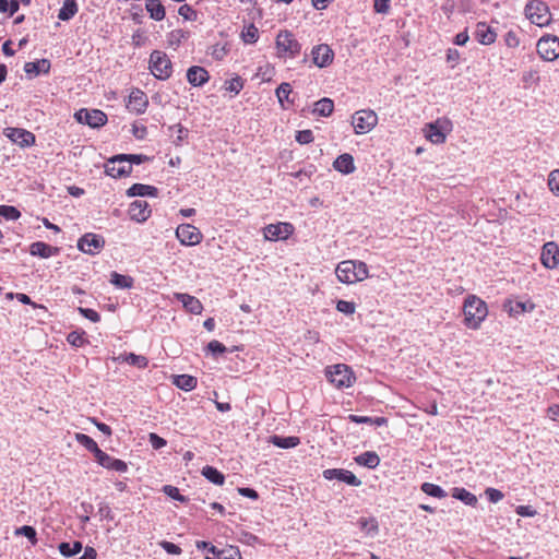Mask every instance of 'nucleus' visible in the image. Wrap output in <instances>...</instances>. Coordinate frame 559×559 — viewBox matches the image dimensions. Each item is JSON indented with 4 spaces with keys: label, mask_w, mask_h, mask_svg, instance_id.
<instances>
[{
    "label": "nucleus",
    "mask_w": 559,
    "mask_h": 559,
    "mask_svg": "<svg viewBox=\"0 0 559 559\" xmlns=\"http://www.w3.org/2000/svg\"><path fill=\"white\" fill-rule=\"evenodd\" d=\"M129 216L132 221L143 223L151 216V209L146 201L135 200L129 206Z\"/></svg>",
    "instance_id": "obj_17"
},
{
    "label": "nucleus",
    "mask_w": 559,
    "mask_h": 559,
    "mask_svg": "<svg viewBox=\"0 0 559 559\" xmlns=\"http://www.w3.org/2000/svg\"><path fill=\"white\" fill-rule=\"evenodd\" d=\"M75 119L80 123L90 126L91 128H99L106 124L107 115L99 109L82 108L74 114Z\"/></svg>",
    "instance_id": "obj_9"
},
{
    "label": "nucleus",
    "mask_w": 559,
    "mask_h": 559,
    "mask_svg": "<svg viewBox=\"0 0 559 559\" xmlns=\"http://www.w3.org/2000/svg\"><path fill=\"white\" fill-rule=\"evenodd\" d=\"M515 512L518 515L525 518H532L537 513L531 506H519L516 507Z\"/></svg>",
    "instance_id": "obj_64"
},
{
    "label": "nucleus",
    "mask_w": 559,
    "mask_h": 559,
    "mask_svg": "<svg viewBox=\"0 0 559 559\" xmlns=\"http://www.w3.org/2000/svg\"><path fill=\"white\" fill-rule=\"evenodd\" d=\"M148 69L157 79L165 81L173 74V63L166 52L153 50L150 55Z\"/></svg>",
    "instance_id": "obj_3"
},
{
    "label": "nucleus",
    "mask_w": 559,
    "mask_h": 559,
    "mask_svg": "<svg viewBox=\"0 0 559 559\" xmlns=\"http://www.w3.org/2000/svg\"><path fill=\"white\" fill-rule=\"evenodd\" d=\"M110 283L118 288L126 289L133 286V278L128 275H122L117 272H112L110 275Z\"/></svg>",
    "instance_id": "obj_42"
},
{
    "label": "nucleus",
    "mask_w": 559,
    "mask_h": 559,
    "mask_svg": "<svg viewBox=\"0 0 559 559\" xmlns=\"http://www.w3.org/2000/svg\"><path fill=\"white\" fill-rule=\"evenodd\" d=\"M391 0H373V10L376 13L388 14Z\"/></svg>",
    "instance_id": "obj_60"
},
{
    "label": "nucleus",
    "mask_w": 559,
    "mask_h": 559,
    "mask_svg": "<svg viewBox=\"0 0 559 559\" xmlns=\"http://www.w3.org/2000/svg\"><path fill=\"white\" fill-rule=\"evenodd\" d=\"M50 70V61L48 59H40L33 62H26L24 71L27 74L38 75L39 73H48Z\"/></svg>",
    "instance_id": "obj_30"
},
{
    "label": "nucleus",
    "mask_w": 559,
    "mask_h": 559,
    "mask_svg": "<svg viewBox=\"0 0 559 559\" xmlns=\"http://www.w3.org/2000/svg\"><path fill=\"white\" fill-rule=\"evenodd\" d=\"M272 443L281 449H290L295 448L300 443V439L298 437H281V436H273L272 437Z\"/></svg>",
    "instance_id": "obj_40"
},
{
    "label": "nucleus",
    "mask_w": 559,
    "mask_h": 559,
    "mask_svg": "<svg viewBox=\"0 0 559 559\" xmlns=\"http://www.w3.org/2000/svg\"><path fill=\"white\" fill-rule=\"evenodd\" d=\"M334 110V103L331 98L323 97L314 103L313 114L321 117H329Z\"/></svg>",
    "instance_id": "obj_32"
},
{
    "label": "nucleus",
    "mask_w": 559,
    "mask_h": 559,
    "mask_svg": "<svg viewBox=\"0 0 559 559\" xmlns=\"http://www.w3.org/2000/svg\"><path fill=\"white\" fill-rule=\"evenodd\" d=\"M207 350L211 352L213 355H218L227 352V348L219 341L213 340L207 344Z\"/></svg>",
    "instance_id": "obj_61"
},
{
    "label": "nucleus",
    "mask_w": 559,
    "mask_h": 559,
    "mask_svg": "<svg viewBox=\"0 0 559 559\" xmlns=\"http://www.w3.org/2000/svg\"><path fill=\"white\" fill-rule=\"evenodd\" d=\"M348 419L350 423L355 424H369V425H376V426H383L386 425L388 420L384 417H369V416H359L350 414L348 416Z\"/></svg>",
    "instance_id": "obj_39"
},
{
    "label": "nucleus",
    "mask_w": 559,
    "mask_h": 559,
    "mask_svg": "<svg viewBox=\"0 0 559 559\" xmlns=\"http://www.w3.org/2000/svg\"><path fill=\"white\" fill-rule=\"evenodd\" d=\"M163 491L174 500L186 502L188 499L182 496L177 487L166 485L163 487Z\"/></svg>",
    "instance_id": "obj_53"
},
{
    "label": "nucleus",
    "mask_w": 559,
    "mask_h": 559,
    "mask_svg": "<svg viewBox=\"0 0 559 559\" xmlns=\"http://www.w3.org/2000/svg\"><path fill=\"white\" fill-rule=\"evenodd\" d=\"M358 525L369 536H374L379 532L378 521L374 518H360Z\"/></svg>",
    "instance_id": "obj_38"
},
{
    "label": "nucleus",
    "mask_w": 559,
    "mask_h": 559,
    "mask_svg": "<svg viewBox=\"0 0 559 559\" xmlns=\"http://www.w3.org/2000/svg\"><path fill=\"white\" fill-rule=\"evenodd\" d=\"M241 38L246 44H254L259 38V29L254 24H250L241 32Z\"/></svg>",
    "instance_id": "obj_46"
},
{
    "label": "nucleus",
    "mask_w": 559,
    "mask_h": 559,
    "mask_svg": "<svg viewBox=\"0 0 559 559\" xmlns=\"http://www.w3.org/2000/svg\"><path fill=\"white\" fill-rule=\"evenodd\" d=\"M217 558L218 559H241V555H240L238 547L228 546V547L219 550Z\"/></svg>",
    "instance_id": "obj_50"
},
{
    "label": "nucleus",
    "mask_w": 559,
    "mask_h": 559,
    "mask_svg": "<svg viewBox=\"0 0 559 559\" xmlns=\"http://www.w3.org/2000/svg\"><path fill=\"white\" fill-rule=\"evenodd\" d=\"M145 9L150 14V17L155 21H163L166 16L165 7L160 0H146Z\"/></svg>",
    "instance_id": "obj_29"
},
{
    "label": "nucleus",
    "mask_w": 559,
    "mask_h": 559,
    "mask_svg": "<svg viewBox=\"0 0 559 559\" xmlns=\"http://www.w3.org/2000/svg\"><path fill=\"white\" fill-rule=\"evenodd\" d=\"M202 475L211 483L222 486L225 481V476L215 467L206 465L202 468Z\"/></svg>",
    "instance_id": "obj_37"
},
{
    "label": "nucleus",
    "mask_w": 559,
    "mask_h": 559,
    "mask_svg": "<svg viewBox=\"0 0 559 559\" xmlns=\"http://www.w3.org/2000/svg\"><path fill=\"white\" fill-rule=\"evenodd\" d=\"M485 495L488 498V500L492 503H497V502L501 501L504 497L502 491H500L499 489H496V488H491V487H489L485 490Z\"/></svg>",
    "instance_id": "obj_59"
},
{
    "label": "nucleus",
    "mask_w": 559,
    "mask_h": 559,
    "mask_svg": "<svg viewBox=\"0 0 559 559\" xmlns=\"http://www.w3.org/2000/svg\"><path fill=\"white\" fill-rule=\"evenodd\" d=\"M10 133L8 136L21 147H28L35 143V135L24 129L12 128L9 129Z\"/></svg>",
    "instance_id": "obj_22"
},
{
    "label": "nucleus",
    "mask_w": 559,
    "mask_h": 559,
    "mask_svg": "<svg viewBox=\"0 0 559 559\" xmlns=\"http://www.w3.org/2000/svg\"><path fill=\"white\" fill-rule=\"evenodd\" d=\"M243 88V81L240 76L233 78L225 82V90L234 93L235 95L239 94Z\"/></svg>",
    "instance_id": "obj_48"
},
{
    "label": "nucleus",
    "mask_w": 559,
    "mask_h": 559,
    "mask_svg": "<svg viewBox=\"0 0 559 559\" xmlns=\"http://www.w3.org/2000/svg\"><path fill=\"white\" fill-rule=\"evenodd\" d=\"M548 186L551 192L559 197V169H555L549 174Z\"/></svg>",
    "instance_id": "obj_54"
},
{
    "label": "nucleus",
    "mask_w": 559,
    "mask_h": 559,
    "mask_svg": "<svg viewBox=\"0 0 559 559\" xmlns=\"http://www.w3.org/2000/svg\"><path fill=\"white\" fill-rule=\"evenodd\" d=\"M525 15L537 26H546L551 20L548 5L540 0H531L525 5Z\"/></svg>",
    "instance_id": "obj_6"
},
{
    "label": "nucleus",
    "mask_w": 559,
    "mask_h": 559,
    "mask_svg": "<svg viewBox=\"0 0 559 559\" xmlns=\"http://www.w3.org/2000/svg\"><path fill=\"white\" fill-rule=\"evenodd\" d=\"M475 38L481 45H491L496 41V31L485 22H478L475 31Z\"/></svg>",
    "instance_id": "obj_21"
},
{
    "label": "nucleus",
    "mask_w": 559,
    "mask_h": 559,
    "mask_svg": "<svg viewBox=\"0 0 559 559\" xmlns=\"http://www.w3.org/2000/svg\"><path fill=\"white\" fill-rule=\"evenodd\" d=\"M147 104H148V100H147V97L144 92H142L141 90H138V88L131 92V94L129 96L128 107L132 111H134L136 114H142L145 111Z\"/></svg>",
    "instance_id": "obj_24"
},
{
    "label": "nucleus",
    "mask_w": 559,
    "mask_h": 559,
    "mask_svg": "<svg viewBox=\"0 0 559 559\" xmlns=\"http://www.w3.org/2000/svg\"><path fill=\"white\" fill-rule=\"evenodd\" d=\"M76 0H64L58 13V19L61 21H69L78 13Z\"/></svg>",
    "instance_id": "obj_33"
},
{
    "label": "nucleus",
    "mask_w": 559,
    "mask_h": 559,
    "mask_svg": "<svg viewBox=\"0 0 559 559\" xmlns=\"http://www.w3.org/2000/svg\"><path fill=\"white\" fill-rule=\"evenodd\" d=\"M294 233V226L287 222L269 224L263 228V235L266 240H285Z\"/></svg>",
    "instance_id": "obj_11"
},
{
    "label": "nucleus",
    "mask_w": 559,
    "mask_h": 559,
    "mask_svg": "<svg viewBox=\"0 0 559 559\" xmlns=\"http://www.w3.org/2000/svg\"><path fill=\"white\" fill-rule=\"evenodd\" d=\"M176 237L183 246H195L202 240L201 231L190 224L179 225L176 229Z\"/></svg>",
    "instance_id": "obj_12"
},
{
    "label": "nucleus",
    "mask_w": 559,
    "mask_h": 559,
    "mask_svg": "<svg viewBox=\"0 0 559 559\" xmlns=\"http://www.w3.org/2000/svg\"><path fill=\"white\" fill-rule=\"evenodd\" d=\"M323 477L328 480L337 479L353 487L361 485V480L358 479L350 471L343 468H328L322 473Z\"/></svg>",
    "instance_id": "obj_13"
},
{
    "label": "nucleus",
    "mask_w": 559,
    "mask_h": 559,
    "mask_svg": "<svg viewBox=\"0 0 559 559\" xmlns=\"http://www.w3.org/2000/svg\"><path fill=\"white\" fill-rule=\"evenodd\" d=\"M176 298L182 304L183 308L192 314H200L203 310V305L194 296L181 293L176 294Z\"/></svg>",
    "instance_id": "obj_25"
},
{
    "label": "nucleus",
    "mask_w": 559,
    "mask_h": 559,
    "mask_svg": "<svg viewBox=\"0 0 559 559\" xmlns=\"http://www.w3.org/2000/svg\"><path fill=\"white\" fill-rule=\"evenodd\" d=\"M15 535L25 536L33 545L37 543L36 531L33 526L24 525L15 530Z\"/></svg>",
    "instance_id": "obj_51"
},
{
    "label": "nucleus",
    "mask_w": 559,
    "mask_h": 559,
    "mask_svg": "<svg viewBox=\"0 0 559 559\" xmlns=\"http://www.w3.org/2000/svg\"><path fill=\"white\" fill-rule=\"evenodd\" d=\"M169 131L177 133L176 139L174 140V144L177 145V146L182 143V141L188 136V132H189L188 129L185 128L180 123L170 126L169 127Z\"/></svg>",
    "instance_id": "obj_49"
},
{
    "label": "nucleus",
    "mask_w": 559,
    "mask_h": 559,
    "mask_svg": "<svg viewBox=\"0 0 559 559\" xmlns=\"http://www.w3.org/2000/svg\"><path fill=\"white\" fill-rule=\"evenodd\" d=\"M295 139L299 144H309L314 138L311 130H301L297 131Z\"/></svg>",
    "instance_id": "obj_57"
},
{
    "label": "nucleus",
    "mask_w": 559,
    "mask_h": 559,
    "mask_svg": "<svg viewBox=\"0 0 559 559\" xmlns=\"http://www.w3.org/2000/svg\"><path fill=\"white\" fill-rule=\"evenodd\" d=\"M378 123V116L371 109H361L352 116V124L356 134L370 132Z\"/></svg>",
    "instance_id": "obj_7"
},
{
    "label": "nucleus",
    "mask_w": 559,
    "mask_h": 559,
    "mask_svg": "<svg viewBox=\"0 0 559 559\" xmlns=\"http://www.w3.org/2000/svg\"><path fill=\"white\" fill-rule=\"evenodd\" d=\"M452 497L462 501L466 506L474 507L477 503V498L474 493L466 490L465 488L455 487L452 490Z\"/></svg>",
    "instance_id": "obj_35"
},
{
    "label": "nucleus",
    "mask_w": 559,
    "mask_h": 559,
    "mask_svg": "<svg viewBox=\"0 0 559 559\" xmlns=\"http://www.w3.org/2000/svg\"><path fill=\"white\" fill-rule=\"evenodd\" d=\"M82 548L83 545L79 540L73 542V544L61 543L58 547L60 554L67 558L78 555L82 550Z\"/></svg>",
    "instance_id": "obj_43"
},
{
    "label": "nucleus",
    "mask_w": 559,
    "mask_h": 559,
    "mask_svg": "<svg viewBox=\"0 0 559 559\" xmlns=\"http://www.w3.org/2000/svg\"><path fill=\"white\" fill-rule=\"evenodd\" d=\"M0 216L8 221H16L21 217V212L12 205H0Z\"/></svg>",
    "instance_id": "obj_47"
},
{
    "label": "nucleus",
    "mask_w": 559,
    "mask_h": 559,
    "mask_svg": "<svg viewBox=\"0 0 559 559\" xmlns=\"http://www.w3.org/2000/svg\"><path fill=\"white\" fill-rule=\"evenodd\" d=\"M128 197H154L158 195V189L154 186L134 183L127 190Z\"/></svg>",
    "instance_id": "obj_27"
},
{
    "label": "nucleus",
    "mask_w": 559,
    "mask_h": 559,
    "mask_svg": "<svg viewBox=\"0 0 559 559\" xmlns=\"http://www.w3.org/2000/svg\"><path fill=\"white\" fill-rule=\"evenodd\" d=\"M96 461L100 466L107 469L116 471L119 473H126L128 471V465L124 461L112 457L104 451H102L96 456Z\"/></svg>",
    "instance_id": "obj_18"
},
{
    "label": "nucleus",
    "mask_w": 559,
    "mask_h": 559,
    "mask_svg": "<svg viewBox=\"0 0 559 559\" xmlns=\"http://www.w3.org/2000/svg\"><path fill=\"white\" fill-rule=\"evenodd\" d=\"M276 48L278 55L295 58L301 51V45L289 31H281L276 36Z\"/></svg>",
    "instance_id": "obj_5"
},
{
    "label": "nucleus",
    "mask_w": 559,
    "mask_h": 559,
    "mask_svg": "<svg viewBox=\"0 0 559 559\" xmlns=\"http://www.w3.org/2000/svg\"><path fill=\"white\" fill-rule=\"evenodd\" d=\"M337 311L344 314H353L356 310V305L353 301L347 300H338L336 304Z\"/></svg>",
    "instance_id": "obj_55"
},
{
    "label": "nucleus",
    "mask_w": 559,
    "mask_h": 559,
    "mask_svg": "<svg viewBox=\"0 0 559 559\" xmlns=\"http://www.w3.org/2000/svg\"><path fill=\"white\" fill-rule=\"evenodd\" d=\"M421 491L425 492L428 496L435 497V498H445L448 495L445 490L440 487L439 485L432 484V483H424L420 487Z\"/></svg>",
    "instance_id": "obj_44"
},
{
    "label": "nucleus",
    "mask_w": 559,
    "mask_h": 559,
    "mask_svg": "<svg viewBox=\"0 0 559 559\" xmlns=\"http://www.w3.org/2000/svg\"><path fill=\"white\" fill-rule=\"evenodd\" d=\"M75 440L96 457L103 450L99 449L93 438L85 433H76Z\"/></svg>",
    "instance_id": "obj_36"
},
{
    "label": "nucleus",
    "mask_w": 559,
    "mask_h": 559,
    "mask_svg": "<svg viewBox=\"0 0 559 559\" xmlns=\"http://www.w3.org/2000/svg\"><path fill=\"white\" fill-rule=\"evenodd\" d=\"M312 62L319 68L329 67L334 59V51L326 44H320L311 50Z\"/></svg>",
    "instance_id": "obj_14"
},
{
    "label": "nucleus",
    "mask_w": 559,
    "mask_h": 559,
    "mask_svg": "<svg viewBox=\"0 0 559 559\" xmlns=\"http://www.w3.org/2000/svg\"><path fill=\"white\" fill-rule=\"evenodd\" d=\"M178 13L187 21H194L198 15L197 11L189 4H182L179 8Z\"/></svg>",
    "instance_id": "obj_56"
},
{
    "label": "nucleus",
    "mask_w": 559,
    "mask_h": 559,
    "mask_svg": "<svg viewBox=\"0 0 559 559\" xmlns=\"http://www.w3.org/2000/svg\"><path fill=\"white\" fill-rule=\"evenodd\" d=\"M293 90L289 83L283 82L278 85V87L275 91V94L277 96L278 103L283 108H286L284 105V102H288L293 104V100L289 99V95L292 94Z\"/></svg>",
    "instance_id": "obj_45"
},
{
    "label": "nucleus",
    "mask_w": 559,
    "mask_h": 559,
    "mask_svg": "<svg viewBox=\"0 0 559 559\" xmlns=\"http://www.w3.org/2000/svg\"><path fill=\"white\" fill-rule=\"evenodd\" d=\"M117 362H127L140 369H145L148 365V359L145 356L136 355L134 353L120 354L114 358Z\"/></svg>",
    "instance_id": "obj_28"
},
{
    "label": "nucleus",
    "mask_w": 559,
    "mask_h": 559,
    "mask_svg": "<svg viewBox=\"0 0 559 559\" xmlns=\"http://www.w3.org/2000/svg\"><path fill=\"white\" fill-rule=\"evenodd\" d=\"M335 274L341 283L354 284L368 277V266L362 261L345 260L337 264Z\"/></svg>",
    "instance_id": "obj_1"
},
{
    "label": "nucleus",
    "mask_w": 559,
    "mask_h": 559,
    "mask_svg": "<svg viewBox=\"0 0 559 559\" xmlns=\"http://www.w3.org/2000/svg\"><path fill=\"white\" fill-rule=\"evenodd\" d=\"M159 545L167 554L180 555L182 552L181 548L174 543L163 540Z\"/></svg>",
    "instance_id": "obj_62"
},
{
    "label": "nucleus",
    "mask_w": 559,
    "mask_h": 559,
    "mask_svg": "<svg viewBox=\"0 0 559 559\" xmlns=\"http://www.w3.org/2000/svg\"><path fill=\"white\" fill-rule=\"evenodd\" d=\"M540 261L547 269H555L559 265V246L549 241L543 246Z\"/></svg>",
    "instance_id": "obj_15"
},
{
    "label": "nucleus",
    "mask_w": 559,
    "mask_h": 559,
    "mask_svg": "<svg viewBox=\"0 0 559 559\" xmlns=\"http://www.w3.org/2000/svg\"><path fill=\"white\" fill-rule=\"evenodd\" d=\"M187 80L192 86L200 87L209 82L210 74L205 68L192 66L187 70Z\"/></svg>",
    "instance_id": "obj_19"
},
{
    "label": "nucleus",
    "mask_w": 559,
    "mask_h": 559,
    "mask_svg": "<svg viewBox=\"0 0 559 559\" xmlns=\"http://www.w3.org/2000/svg\"><path fill=\"white\" fill-rule=\"evenodd\" d=\"M326 378L337 389L352 386L356 379L350 367L344 364H337L328 368Z\"/></svg>",
    "instance_id": "obj_4"
},
{
    "label": "nucleus",
    "mask_w": 559,
    "mask_h": 559,
    "mask_svg": "<svg viewBox=\"0 0 559 559\" xmlns=\"http://www.w3.org/2000/svg\"><path fill=\"white\" fill-rule=\"evenodd\" d=\"M84 334L85 332H78V331H72L68 334L67 336V341L72 345V346H75V347H81L83 346L85 343H87V341L85 340L84 337Z\"/></svg>",
    "instance_id": "obj_52"
},
{
    "label": "nucleus",
    "mask_w": 559,
    "mask_h": 559,
    "mask_svg": "<svg viewBox=\"0 0 559 559\" xmlns=\"http://www.w3.org/2000/svg\"><path fill=\"white\" fill-rule=\"evenodd\" d=\"M174 384L185 391H191L197 388L198 380L190 374H178L174 378Z\"/></svg>",
    "instance_id": "obj_34"
},
{
    "label": "nucleus",
    "mask_w": 559,
    "mask_h": 559,
    "mask_svg": "<svg viewBox=\"0 0 559 559\" xmlns=\"http://www.w3.org/2000/svg\"><path fill=\"white\" fill-rule=\"evenodd\" d=\"M355 462L368 468H376L380 464L379 455L373 451H367L355 457Z\"/></svg>",
    "instance_id": "obj_31"
},
{
    "label": "nucleus",
    "mask_w": 559,
    "mask_h": 559,
    "mask_svg": "<svg viewBox=\"0 0 559 559\" xmlns=\"http://www.w3.org/2000/svg\"><path fill=\"white\" fill-rule=\"evenodd\" d=\"M114 160V156L110 157L105 164V173L106 175L112 178H121L127 177L131 174L132 167L127 165L124 160Z\"/></svg>",
    "instance_id": "obj_16"
},
{
    "label": "nucleus",
    "mask_w": 559,
    "mask_h": 559,
    "mask_svg": "<svg viewBox=\"0 0 559 559\" xmlns=\"http://www.w3.org/2000/svg\"><path fill=\"white\" fill-rule=\"evenodd\" d=\"M104 246V237L93 233H87L78 240V249L91 255L97 254Z\"/></svg>",
    "instance_id": "obj_10"
},
{
    "label": "nucleus",
    "mask_w": 559,
    "mask_h": 559,
    "mask_svg": "<svg viewBox=\"0 0 559 559\" xmlns=\"http://www.w3.org/2000/svg\"><path fill=\"white\" fill-rule=\"evenodd\" d=\"M444 126L450 124L449 121L441 122L440 120H437L435 123L428 124V131H427V139L435 143V144H441L445 141L447 138V131L448 129H444Z\"/></svg>",
    "instance_id": "obj_20"
},
{
    "label": "nucleus",
    "mask_w": 559,
    "mask_h": 559,
    "mask_svg": "<svg viewBox=\"0 0 559 559\" xmlns=\"http://www.w3.org/2000/svg\"><path fill=\"white\" fill-rule=\"evenodd\" d=\"M504 43L510 48H515L520 45V39L515 32L509 31L504 36Z\"/></svg>",
    "instance_id": "obj_63"
},
{
    "label": "nucleus",
    "mask_w": 559,
    "mask_h": 559,
    "mask_svg": "<svg viewBox=\"0 0 559 559\" xmlns=\"http://www.w3.org/2000/svg\"><path fill=\"white\" fill-rule=\"evenodd\" d=\"M463 311L465 325L473 330L478 329L488 314L486 302L475 295L465 299Z\"/></svg>",
    "instance_id": "obj_2"
},
{
    "label": "nucleus",
    "mask_w": 559,
    "mask_h": 559,
    "mask_svg": "<svg viewBox=\"0 0 559 559\" xmlns=\"http://www.w3.org/2000/svg\"><path fill=\"white\" fill-rule=\"evenodd\" d=\"M333 167L335 170L344 175L353 174L356 169L354 157L348 153H344L337 156L333 162Z\"/></svg>",
    "instance_id": "obj_26"
},
{
    "label": "nucleus",
    "mask_w": 559,
    "mask_h": 559,
    "mask_svg": "<svg viewBox=\"0 0 559 559\" xmlns=\"http://www.w3.org/2000/svg\"><path fill=\"white\" fill-rule=\"evenodd\" d=\"M78 311L84 317L86 318L87 320L96 323V322H99L100 321V316L97 311H95L94 309H90V308H82V307H79L78 308Z\"/></svg>",
    "instance_id": "obj_58"
},
{
    "label": "nucleus",
    "mask_w": 559,
    "mask_h": 559,
    "mask_svg": "<svg viewBox=\"0 0 559 559\" xmlns=\"http://www.w3.org/2000/svg\"><path fill=\"white\" fill-rule=\"evenodd\" d=\"M150 159L148 156L143 154H118L114 156V160H124L127 165L132 167V164L140 165Z\"/></svg>",
    "instance_id": "obj_41"
},
{
    "label": "nucleus",
    "mask_w": 559,
    "mask_h": 559,
    "mask_svg": "<svg viewBox=\"0 0 559 559\" xmlns=\"http://www.w3.org/2000/svg\"><path fill=\"white\" fill-rule=\"evenodd\" d=\"M60 252V248L52 247L44 241H35L29 246V253L34 257H39L43 259H48L50 257L57 255Z\"/></svg>",
    "instance_id": "obj_23"
},
{
    "label": "nucleus",
    "mask_w": 559,
    "mask_h": 559,
    "mask_svg": "<svg viewBox=\"0 0 559 559\" xmlns=\"http://www.w3.org/2000/svg\"><path fill=\"white\" fill-rule=\"evenodd\" d=\"M537 53L545 61H554L559 57V38L557 36H543L536 45Z\"/></svg>",
    "instance_id": "obj_8"
}]
</instances>
